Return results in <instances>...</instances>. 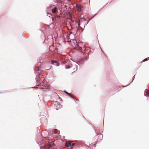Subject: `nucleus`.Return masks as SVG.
<instances>
[{
  "instance_id": "1",
  "label": "nucleus",
  "mask_w": 149,
  "mask_h": 149,
  "mask_svg": "<svg viewBox=\"0 0 149 149\" xmlns=\"http://www.w3.org/2000/svg\"><path fill=\"white\" fill-rule=\"evenodd\" d=\"M74 145V143H72V142L70 141H67L65 143V146L66 147H70L71 148H72V147Z\"/></svg>"
},
{
  "instance_id": "2",
  "label": "nucleus",
  "mask_w": 149,
  "mask_h": 149,
  "mask_svg": "<svg viewBox=\"0 0 149 149\" xmlns=\"http://www.w3.org/2000/svg\"><path fill=\"white\" fill-rule=\"evenodd\" d=\"M51 64H52L54 65L57 66L59 65V63L57 61L54 60H52L51 61Z\"/></svg>"
},
{
  "instance_id": "3",
  "label": "nucleus",
  "mask_w": 149,
  "mask_h": 149,
  "mask_svg": "<svg viewBox=\"0 0 149 149\" xmlns=\"http://www.w3.org/2000/svg\"><path fill=\"white\" fill-rule=\"evenodd\" d=\"M77 8L78 11H81V9L82 8V6L79 4H77Z\"/></svg>"
},
{
  "instance_id": "4",
  "label": "nucleus",
  "mask_w": 149,
  "mask_h": 149,
  "mask_svg": "<svg viewBox=\"0 0 149 149\" xmlns=\"http://www.w3.org/2000/svg\"><path fill=\"white\" fill-rule=\"evenodd\" d=\"M52 12L53 13H56L57 12V8L56 7H55L54 8L52 9Z\"/></svg>"
},
{
  "instance_id": "5",
  "label": "nucleus",
  "mask_w": 149,
  "mask_h": 149,
  "mask_svg": "<svg viewBox=\"0 0 149 149\" xmlns=\"http://www.w3.org/2000/svg\"><path fill=\"white\" fill-rule=\"evenodd\" d=\"M144 95L146 96H149V90L146 89L145 90V92L144 93Z\"/></svg>"
},
{
  "instance_id": "6",
  "label": "nucleus",
  "mask_w": 149,
  "mask_h": 149,
  "mask_svg": "<svg viewBox=\"0 0 149 149\" xmlns=\"http://www.w3.org/2000/svg\"><path fill=\"white\" fill-rule=\"evenodd\" d=\"M75 22L76 23V25H77L78 26H80V20L79 19H78L77 20H75Z\"/></svg>"
},
{
  "instance_id": "7",
  "label": "nucleus",
  "mask_w": 149,
  "mask_h": 149,
  "mask_svg": "<svg viewBox=\"0 0 149 149\" xmlns=\"http://www.w3.org/2000/svg\"><path fill=\"white\" fill-rule=\"evenodd\" d=\"M88 56H86L85 58H82L80 59L81 61H82L84 60H87V59L88 58Z\"/></svg>"
},
{
  "instance_id": "8",
  "label": "nucleus",
  "mask_w": 149,
  "mask_h": 149,
  "mask_svg": "<svg viewBox=\"0 0 149 149\" xmlns=\"http://www.w3.org/2000/svg\"><path fill=\"white\" fill-rule=\"evenodd\" d=\"M72 67V65H65V68L66 69H69Z\"/></svg>"
},
{
  "instance_id": "9",
  "label": "nucleus",
  "mask_w": 149,
  "mask_h": 149,
  "mask_svg": "<svg viewBox=\"0 0 149 149\" xmlns=\"http://www.w3.org/2000/svg\"><path fill=\"white\" fill-rule=\"evenodd\" d=\"M52 146V144H49L47 145V149H50V148H51Z\"/></svg>"
},
{
  "instance_id": "10",
  "label": "nucleus",
  "mask_w": 149,
  "mask_h": 149,
  "mask_svg": "<svg viewBox=\"0 0 149 149\" xmlns=\"http://www.w3.org/2000/svg\"><path fill=\"white\" fill-rule=\"evenodd\" d=\"M40 149H47V145L41 147Z\"/></svg>"
},
{
  "instance_id": "11",
  "label": "nucleus",
  "mask_w": 149,
  "mask_h": 149,
  "mask_svg": "<svg viewBox=\"0 0 149 149\" xmlns=\"http://www.w3.org/2000/svg\"><path fill=\"white\" fill-rule=\"evenodd\" d=\"M65 92L67 95H69L71 97H72L73 96L70 93L66 92L65 91Z\"/></svg>"
},
{
  "instance_id": "12",
  "label": "nucleus",
  "mask_w": 149,
  "mask_h": 149,
  "mask_svg": "<svg viewBox=\"0 0 149 149\" xmlns=\"http://www.w3.org/2000/svg\"><path fill=\"white\" fill-rule=\"evenodd\" d=\"M36 71H38L39 70V67L38 66H36L34 69Z\"/></svg>"
},
{
  "instance_id": "13",
  "label": "nucleus",
  "mask_w": 149,
  "mask_h": 149,
  "mask_svg": "<svg viewBox=\"0 0 149 149\" xmlns=\"http://www.w3.org/2000/svg\"><path fill=\"white\" fill-rule=\"evenodd\" d=\"M74 67L75 68L73 70V71L74 72L76 71L77 70V66L76 65H75Z\"/></svg>"
},
{
  "instance_id": "14",
  "label": "nucleus",
  "mask_w": 149,
  "mask_h": 149,
  "mask_svg": "<svg viewBox=\"0 0 149 149\" xmlns=\"http://www.w3.org/2000/svg\"><path fill=\"white\" fill-rule=\"evenodd\" d=\"M58 132V130L56 129H55L54 130V133H57Z\"/></svg>"
},
{
  "instance_id": "15",
  "label": "nucleus",
  "mask_w": 149,
  "mask_h": 149,
  "mask_svg": "<svg viewBox=\"0 0 149 149\" xmlns=\"http://www.w3.org/2000/svg\"><path fill=\"white\" fill-rule=\"evenodd\" d=\"M148 58H146L143 60V61H145L148 60Z\"/></svg>"
},
{
  "instance_id": "16",
  "label": "nucleus",
  "mask_w": 149,
  "mask_h": 149,
  "mask_svg": "<svg viewBox=\"0 0 149 149\" xmlns=\"http://www.w3.org/2000/svg\"><path fill=\"white\" fill-rule=\"evenodd\" d=\"M79 50H80L81 52H82L81 50H83V49L81 47H80V48H79Z\"/></svg>"
},
{
  "instance_id": "17",
  "label": "nucleus",
  "mask_w": 149,
  "mask_h": 149,
  "mask_svg": "<svg viewBox=\"0 0 149 149\" xmlns=\"http://www.w3.org/2000/svg\"><path fill=\"white\" fill-rule=\"evenodd\" d=\"M51 66H50L49 67V68H48L47 69H48V70L50 69L51 68Z\"/></svg>"
},
{
  "instance_id": "18",
  "label": "nucleus",
  "mask_w": 149,
  "mask_h": 149,
  "mask_svg": "<svg viewBox=\"0 0 149 149\" xmlns=\"http://www.w3.org/2000/svg\"><path fill=\"white\" fill-rule=\"evenodd\" d=\"M62 62H63V63H65V61H62Z\"/></svg>"
},
{
  "instance_id": "19",
  "label": "nucleus",
  "mask_w": 149,
  "mask_h": 149,
  "mask_svg": "<svg viewBox=\"0 0 149 149\" xmlns=\"http://www.w3.org/2000/svg\"><path fill=\"white\" fill-rule=\"evenodd\" d=\"M58 17V15H57L56 17H55V19H56V17Z\"/></svg>"
},
{
  "instance_id": "20",
  "label": "nucleus",
  "mask_w": 149,
  "mask_h": 149,
  "mask_svg": "<svg viewBox=\"0 0 149 149\" xmlns=\"http://www.w3.org/2000/svg\"><path fill=\"white\" fill-rule=\"evenodd\" d=\"M71 21L72 22H73L72 19H71Z\"/></svg>"
},
{
  "instance_id": "21",
  "label": "nucleus",
  "mask_w": 149,
  "mask_h": 149,
  "mask_svg": "<svg viewBox=\"0 0 149 149\" xmlns=\"http://www.w3.org/2000/svg\"><path fill=\"white\" fill-rule=\"evenodd\" d=\"M70 18H71L70 17V18L68 17L67 19H71Z\"/></svg>"
},
{
  "instance_id": "22",
  "label": "nucleus",
  "mask_w": 149,
  "mask_h": 149,
  "mask_svg": "<svg viewBox=\"0 0 149 149\" xmlns=\"http://www.w3.org/2000/svg\"><path fill=\"white\" fill-rule=\"evenodd\" d=\"M52 19H53V17H52Z\"/></svg>"
},
{
  "instance_id": "23",
  "label": "nucleus",
  "mask_w": 149,
  "mask_h": 149,
  "mask_svg": "<svg viewBox=\"0 0 149 149\" xmlns=\"http://www.w3.org/2000/svg\"><path fill=\"white\" fill-rule=\"evenodd\" d=\"M68 1H70V0H68Z\"/></svg>"
}]
</instances>
